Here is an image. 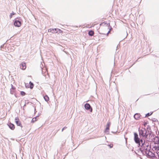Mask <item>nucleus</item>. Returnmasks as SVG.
I'll return each mask as SVG.
<instances>
[{
	"label": "nucleus",
	"instance_id": "1",
	"mask_svg": "<svg viewBox=\"0 0 159 159\" xmlns=\"http://www.w3.org/2000/svg\"><path fill=\"white\" fill-rule=\"evenodd\" d=\"M141 149V150L145 153L148 156H152V152L150 151V147L148 143L145 142L144 143H142Z\"/></svg>",
	"mask_w": 159,
	"mask_h": 159
},
{
	"label": "nucleus",
	"instance_id": "2",
	"mask_svg": "<svg viewBox=\"0 0 159 159\" xmlns=\"http://www.w3.org/2000/svg\"><path fill=\"white\" fill-rule=\"evenodd\" d=\"M139 134L140 136H142L148 139H151L153 135L151 131H147L145 129L142 128L139 130Z\"/></svg>",
	"mask_w": 159,
	"mask_h": 159
},
{
	"label": "nucleus",
	"instance_id": "3",
	"mask_svg": "<svg viewBox=\"0 0 159 159\" xmlns=\"http://www.w3.org/2000/svg\"><path fill=\"white\" fill-rule=\"evenodd\" d=\"M134 140L135 143H137L139 144V146L140 145V142L141 143H143V141L142 139L140 140L139 138L138 135V134L136 133H134Z\"/></svg>",
	"mask_w": 159,
	"mask_h": 159
},
{
	"label": "nucleus",
	"instance_id": "4",
	"mask_svg": "<svg viewBox=\"0 0 159 159\" xmlns=\"http://www.w3.org/2000/svg\"><path fill=\"white\" fill-rule=\"evenodd\" d=\"M104 23H102L100 24V25H102ZM104 24L105 25V26L104 28V29L105 30V31L104 32L103 34H106V32H107V36L108 34L110 32L111 29H110L109 26L107 25V24H106L105 23H104Z\"/></svg>",
	"mask_w": 159,
	"mask_h": 159
},
{
	"label": "nucleus",
	"instance_id": "5",
	"mask_svg": "<svg viewBox=\"0 0 159 159\" xmlns=\"http://www.w3.org/2000/svg\"><path fill=\"white\" fill-rule=\"evenodd\" d=\"M15 122L17 126H20L21 128L23 127L21 122L20 121L19 118L18 117H16L15 119Z\"/></svg>",
	"mask_w": 159,
	"mask_h": 159
},
{
	"label": "nucleus",
	"instance_id": "6",
	"mask_svg": "<svg viewBox=\"0 0 159 159\" xmlns=\"http://www.w3.org/2000/svg\"><path fill=\"white\" fill-rule=\"evenodd\" d=\"M20 68L23 70H25L26 67V63L22 62L20 65Z\"/></svg>",
	"mask_w": 159,
	"mask_h": 159
},
{
	"label": "nucleus",
	"instance_id": "7",
	"mask_svg": "<svg viewBox=\"0 0 159 159\" xmlns=\"http://www.w3.org/2000/svg\"><path fill=\"white\" fill-rule=\"evenodd\" d=\"M84 107L87 110H89L90 109V111L91 112H92V109L91 107V106L89 104V103H86L84 105Z\"/></svg>",
	"mask_w": 159,
	"mask_h": 159
},
{
	"label": "nucleus",
	"instance_id": "8",
	"mask_svg": "<svg viewBox=\"0 0 159 159\" xmlns=\"http://www.w3.org/2000/svg\"><path fill=\"white\" fill-rule=\"evenodd\" d=\"M21 22L18 20H16L14 22V25L15 26L19 27L21 26Z\"/></svg>",
	"mask_w": 159,
	"mask_h": 159
},
{
	"label": "nucleus",
	"instance_id": "9",
	"mask_svg": "<svg viewBox=\"0 0 159 159\" xmlns=\"http://www.w3.org/2000/svg\"><path fill=\"white\" fill-rule=\"evenodd\" d=\"M152 149L154 151H155L157 154L159 153V146H155L153 147Z\"/></svg>",
	"mask_w": 159,
	"mask_h": 159
},
{
	"label": "nucleus",
	"instance_id": "10",
	"mask_svg": "<svg viewBox=\"0 0 159 159\" xmlns=\"http://www.w3.org/2000/svg\"><path fill=\"white\" fill-rule=\"evenodd\" d=\"M8 125L9 128L11 130H14L15 128V126L14 125L11 123H9Z\"/></svg>",
	"mask_w": 159,
	"mask_h": 159
},
{
	"label": "nucleus",
	"instance_id": "11",
	"mask_svg": "<svg viewBox=\"0 0 159 159\" xmlns=\"http://www.w3.org/2000/svg\"><path fill=\"white\" fill-rule=\"evenodd\" d=\"M141 115L139 113H136L134 116V117L136 120L139 119L141 117Z\"/></svg>",
	"mask_w": 159,
	"mask_h": 159
},
{
	"label": "nucleus",
	"instance_id": "12",
	"mask_svg": "<svg viewBox=\"0 0 159 159\" xmlns=\"http://www.w3.org/2000/svg\"><path fill=\"white\" fill-rule=\"evenodd\" d=\"M57 30V29H50L48 30V32L54 33V31H56Z\"/></svg>",
	"mask_w": 159,
	"mask_h": 159
},
{
	"label": "nucleus",
	"instance_id": "13",
	"mask_svg": "<svg viewBox=\"0 0 159 159\" xmlns=\"http://www.w3.org/2000/svg\"><path fill=\"white\" fill-rule=\"evenodd\" d=\"M29 84H30V86L28 87L30 88L31 89H32L34 86V84L32 83L31 81H30V82ZM26 87H27L26 86Z\"/></svg>",
	"mask_w": 159,
	"mask_h": 159
},
{
	"label": "nucleus",
	"instance_id": "14",
	"mask_svg": "<svg viewBox=\"0 0 159 159\" xmlns=\"http://www.w3.org/2000/svg\"><path fill=\"white\" fill-rule=\"evenodd\" d=\"M88 34L89 36H92L93 35L94 32L92 30H90L89 31Z\"/></svg>",
	"mask_w": 159,
	"mask_h": 159
},
{
	"label": "nucleus",
	"instance_id": "15",
	"mask_svg": "<svg viewBox=\"0 0 159 159\" xmlns=\"http://www.w3.org/2000/svg\"><path fill=\"white\" fill-rule=\"evenodd\" d=\"M110 122H108L107 123V126H106V130H108L109 129L110 126Z\"/></svg>",
	"mask_w": 159,
	"mask_h": 159
},
{
	"label": "nucleus",
	"instance_id": "16",
	"mask_svg": "<svg viewBox=\"0 0 159 159\" xmlns=\"http://www.w3.org/2000/svg\"><path fill=\"white\" fill-rule=\"evenodd\" d=\"M44 98L45 100L47 102H48L49 100V98L47 95H45L44 96Z\"/></svg>",
	"mask_w": 159,
	"mask_h": 159
},
{
	"label": "nucleus",
	"instance_id": "17",
	"mask_svg": "<svg viewBox=\"0 0 159 159\" xmlns=\"http://www.w3.org/2000/svg\"><path fill=\"white\" fill-rule=\"evenodd\" d=\"M37 121V117H35L34 118H33L31 120V122L32 123H34L35 121Z\"/></svg>",
	"mask_w": 159,
	"mask_h": 159
},
{
	"label": "nucleus",
	"instance_id": "18",
	"mask_svg": "<svg viewBox=\"0 0 159 159\" xmlns=\"http://www.w3.org/2000/svg\"><path fill=\"white\" fill-rule=\"evenodd\" d=\"M20 94L22 96H25L26 94L23 91H21L20 92Z\"/></svg>",
	"mask_w": 159,
	"mask_h": 159
},
{
	"label": "nucleus",
	"instance_id": "19",
	"mask_svg": "<svg viewBox=\"0 0 159 159\" xmlns=\"http://www.w3.org/2000/svg\"><path fill=\"white\" fill-rule=\"evenodd\" d=\"M15 13H14L13 12H12V13H11L10 16V18H11L12 17V16L15 15Z\"/></svg>",
	"mask_w": 159,
	"mask_h": 159
},
{
	"label": "nucleus",
	"instance_id": "20",
	"mask_svg": "<svg viewBox=\"0 0 159 159\" xmlns=\"http://www.w3.org/2000/svg\"><path fill=\"white\" fill-rule=\"evenodd\" d=\"M152 114V113H151L150 114L149 113H147V114H146V117H148V116L151 115Z\"/></svg>",
	"mask_w": 159,
	"mask_h": 159
},
{
	"label": "nucleus",
	"instance_id": "21",
	"mask_svg": "<svg viewBox=\"0 0 159 159\" xmlns=\"http://www.w3.org/2000/svg\"><path fill=\"white\" fill-rule=\"evenodd\" d=\"M58 30L59 31V33H62L63 31L62 30H61L58 29Z\"/></svg>",
	"mask_w": 159,
	"mask_h": 159
},
{
	"label": "nucleus",
	"instance_id": "22",
	"mask_svg": "<svg viewBox=\"0 0 159 159\" xmlns=\"http://www.w3.org/2000/svg\"><path fill=\"white\" fill-rule=\"evenodd\" d=\"M110 148H111L113 147V144H111L109 145Z\"/></svg>",
	"mask_w": 159,
	"mask_h": 159
},
{
	"label": "nucleus",
	"instance_id": "23",
	"mask_svg": "<svg viewBox=\"0 0 159 159\" xmlns=\"http://www.w3.org/2000/svg\"><path fill=\"white\" fill-rule=\"evenodd\" d=\"M156 138L157 139H158V140H159V139L158 138V137H156Z\"/></svg>",
	"mask_w": 159,
	"mask_h": 159
},
{
	"label": "nucleus",
	"instance_id": "24",
	"mask_svg": "<svg viewBox=\"0 0 159 159\" xmlns=\"http://www.w3.org/2000/svg\"><path fill=\"white\" fill-rule=\"evenodd\" d=\"M146 124V123L145 124H144V126H145V125Z\"/></svg>",
	"mask_w": 159,
	"mask_h": 159
},
{
	"label": "nucleus",
	"instance_id": "25",
	"mask_svg": "<svg viewBox=\"0 0 159 159\" xmlns=\"http://www.w3.org/2000/svg\"><path fill=\"white\" fill-rule=\"evenodd\" d=\"M63 129H64V128H63V129H62V131H63Z\"/></svg>",
	"mask_w": 159,
	"mask_h": 159
}]
</instances>
